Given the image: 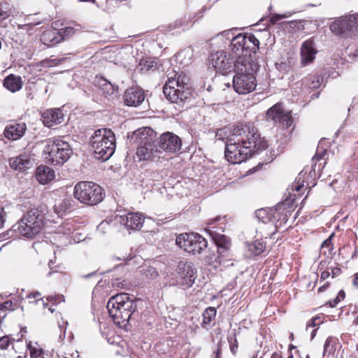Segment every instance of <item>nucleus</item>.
Segmentation results:
<instances>
[{
    "label": "nucleus",
    "instance_id": "1",
    "mask_svg": "<svg viewBox=\"0 0 358 358\" xmlns=\"http://www.w3.org/2000/svg\"><path fill=\"white\" fill-rule=\"evenodd\" d=\"M226 129H218V139L225 138ZM266 140L260 136L258 130L253 126L238 124L229 131L226 137L224 156L231 164H240L253 155L266 149Z\"/></svg>",
    "mask_w": 358,
    "mask_h": 358
},
{
    "label": "nucleus",
    "instance_id": "2",
    "mask_svg": "<svg viewBox=\"0 0 358 358\" xmlns=\"http://www.w3.org/2000/svg\"><path fill=\"white\" fill-rule=\"evenodd\" d=\"M259 41L252 34H239L234 36L229 45L231 57H234L235 63L240 61L241 64L256 62L252 59L259 49Z\"/></svg>",
    "mask_w": 358,
    "mask_h": 358
},
{
    "label": "nucleus",
    "instance_id": "3",
    "mask_svg": "<svg viewBox=\"0 0 358 358\" xmlns=\"http://www.w3.org/2000/svg\"><path fill=\"white\" fill-rule=\"evenodd\" d=\"M163 92L170 102L178 105L183 103L192 92L189 77L183 73L169 77L163 87Z\"/></svg>",
    "mask_w": 358,
    "mask_h": 358
},
{
    "label": "nucleus",
    "instance_id": "4",
    "mask_svg": "<svg viewBox=\"0 0 358 358\" xmlns=\"http://www.w3.org/2000/svg\"><path fill=\"white\" fill-rule=\"evenodd\" d=\"M259 69L257 62L241 64L240 61L234 63L235 75L233 78V87L239 94H245L254 91L257 87L255 73Z\"/></svg>",
    "mask_w": 358,
    "mask_h": 358
},
{
    "label": "nucleus",
    "instance_id": "5",
    "mask_svg": "<svg viewBox=\"0 0 358 358\" xmlns=\"http://www.w3.org/2000/svg\"><path fill=\"white\" fill-rule=\"evenodd\" d=\"M90 144L94 150V157L102 161L108 160L115 150V136L108 129H97L90 138Z\"/></svg>",
    "mask_w": 358,
    "mask_h": 358
},
{
    "label": "nucleus",
    "instance_id": "6",
    "mask_svg": "<svg viewBox=\"0 0 358 358\" xmlns=\"http://www.w3.org/2000/svg\"><path fill=\"white\" fill-rule=\"evenodd\" d=\"M73 196L82 203L94 206L102 201L105 193L101 187L95 182L80 181L74 187Z\"/></svg>",
    "mask_w": 358,
    "mask_h": 358
},
{
    "label": "nucleus",
    "instance_id": "7",
    "mask_svg": "<svg viewBox=\"0 0 358 358\" xmlns=\"http://www.w3.org/2000/svg\"><path fill=\"white\" fill-rule=\"evenodd\" d=\"M43 152L47 155L45 158L49 163L62 165L70 158L73 151L69 143L59 138L48 141Z\"/></svg>",
    "mask_w": 358,
    "mask_h": 358
},
{
    "label": "nucleus",
    "instance_id": "8",
    "mask_svg": "<svg viewBox=\"0 0 358 358\" xmlns=\"http://www.w3.org/2000/svg\"><path fill=\"white\" fill-rule=\"evenodd\" d=\"M170 285L179 286L186 289L191 287L197 278V270L190 262H180L176 271L171 273Z\"/></svg>",
    "mask_w": 358,
    "mask_h": 358
},
{
    "label": "nucleus",
    "instance_id": "9",
    "mask_svg": "<svg viewBox=\"0 0 358 358\" xmlns=\"http://www.w3.org/2000/svg\"><path fill=\"white\" fill-rule=\"evenodd\" d=\"M37 221L31 222L24 214L23 217L12 227V230L20 236L27 238H34L38 235L44 227L45 222H41L38 217Z\"/></svg>",
    "mask_w": 358,
    "mask_h": 358
},
{
    "label": "nucleus",
    "instance_id": "10",
    "mask_svg": "<svg viewBox=\"0 0 358 358\" xmlns=\"http://www.w3.org/2000/svg\"><path fill=\"white\" fill-rule=\"evenodd\" d=\"M266 118L274 122H278L287 129H290L294 122L291 112L285 110L281 103H277L267 110Z\"/></svg>",
    "mask_w": 358,
    "mask_h": 358
},
{
    "label": "nucleus",
    "instance_id": "11",
    "mask_svg": "<svg viewBox=\"0 0 358 358\" xmlns=\"http://www.w3.org/2000/svg\"><path fill=\"white\" fill-rule=\"evenodd\" d=\"M108 302L117 306V308L129 312L132 317L137 310L138 303L142 301L135 297L131 299L127 293H120L110 297Z\"/></svg>",
    "mask_w": 358,
    "mask_h": 358
},
{
    "label": "nucleus",
    "instance_id": "12",
    "mask_svg": "<svg viewBox=\"0 0 358 358\" xmlns=\"http://www.w3.org/2000/svg\"><path fill=\"white\" fill-rule=\"evenodd\" d=\"M139 139V146L136 150L137 157L139 160L150 159L154 156V153L157 151L154 137L143 132L141 134Z\"/></svg>",
    "mask_w": 358,
    "mask_h": 358
},
{
    "label": "nucleus",
    "instance_id": "13",
    "mask_svg": "<svg viewBox=\"0 0 358 358\" xmlns=\"http://www.w3.org/2000/svg\"><path fill=\"white\" fill-rule=\"evenodd\" d=\"M235 60L221 50L211 55V64L215 71L227 74L234 70Z\"/></svg>",
    "mask_w": 358,
    "mask_h": 358
},
{
    "label": "nucleus",
    "instance_id": "14",
    "mask_svg": "<svg viewBox=\"0 0 358 358\" xmlns=\"http://www.w3.org/2000/svg\"><path fill=\"white\" fill-rule=\"evenodd\" d=\"M182 142L180 138L171 132H166L162 134L159 138L158 146L164 151L175 153L181 148Z\"/></svg>",
    "mask_w": 358,
    "mask_h": 358
},
{
    "label": "nucleus",
    "instance_id": "15",
    "mask_svg": "<svg viewBox=\"0 0 358 358\" xmlns=\"http://www.w3.org/2000/svg\"><path fill=\"white\" fill-rule=\"evenodd\" d=\"M123 99L126 106L138 107L145 100L144 91L138 86L129 87L124 92Z\"/></svg>",
    "mask_w": 358,
    "mask_h": 358
},
{
    "label": "nucleus",
    "instance_id": "16",
    "mask_svg": "<svg viewBox=\"0 0 358 358\" xmlns=\"http://www.w3.org/2000/svg\"><path fill=\"white\" fill-rule=\"evenodd\" d=\"M283 206V204L278 203L275 208L257 210L255 213V217L263 223L275 222L280 218V210Z\"/></svg>",
    "mask_w": 358,
    "mask_h": 358
},
{
    "label": "nucleus",
    "instance_id": "17",
    "mask_svg": "<svg viewBox=\"0 0 358 358\" xmlns=\"http://www.w3.org/2000/svg\"><path fill=\"white\" fill-rule=\"evenodd\" d=\"M107 309L110 317L113 320L114 322L122 327L126 326L129 320L131 319V313L124 310L123 309L117 308L115 305L107 303Z\"/></svg>",
    "mask_w": 358,
    "mask_h": 358
},
{
    "label": "nucleus",
    "instance_id": "18",
    "mask_svg": "<svg viewBox=\"0 0 358 358\" xmlns=\"http://www.w3.org/2000/svg\"><path fill=\"white\" fill-rule=\"evenodd\" d=\"M144 219L138 213H128L125 215H120L119 222L128 229L138 230L141 228Z\"/></svg>",
    "mask_w": 358,
    "mask_h": 358
},
{
    "label": "nucleus",
    "instance_id": "19",
    "mask_svg": "<svg viewBox=\"0 0 358 358\" xmlns=\"http://www.w3.org/2000/svg\"><path fill=\"white\" fill-rule=\"evenodd\" d=\"M42 120L45 126L52 127L64 121V114L59 108L48 109L43 113Z\"/></svg>",
    "mask_w": 358,
    "mask_h": 358
},
{
    "label": "nucleus",
    "instance_id": "20",
    "mask_svg": "<svg viewBox=\"0 0 358 358\" xmlns=\"http://www.w3.org/2000/svg\"><path fill=\"white\" fill-rule=\"evenodd\" d=\"M316 53L314 41L310 38L304 41L301 48V64L306 66L311 63L315 59Z\"/></svg>",
    "mask_w": 358,
    "mask_h": 358
},
{
    "label": "nucleus",
    "instance_id": "21",
    "mask_svg": "<svg viewBox=\"0 0 358 358\" xmlns=\"http://www.w3.org/2000/svg\"><path fill=\"white\" fill-rule=\"evenodd\" d=\"M27 130L24 122H14L8 125L4 130V136L9 140L16 141L22 138Z\"/></svg>",
    "mask_w": 358,
    "mask_h": 358
},
{
    "label": "nucleus",
    "instance_id": "22",
    "mask_svg": "<svg viewBox=\"0 0 358 358\" xmlns=\"http://www.w3.org/2000/svg\"><path fill=\"white\" fill-rule=\"evenodd\" d=\"M9 165L14 170L24 171L31 166L32 161L29 155L23 154L16 157L10 158L9 159Z\"/></svg>",
    "mask_w": 358,
    "mask_h": 358
},
{
    "label": "nucleus",
    "instance_id": "23",
    "mask_svg": "<svg viewBox=\"0 0 358 358\" xmlns=\"http://www.w3.org/2000/svg\"><path fill=\"white\" fill-rule=\"evenodd\" d=\"M64 38V36L60 31L50 29L42 34L41 41L47 46H53L62 41Z\"/></svg>",
    "mask_w": 358,
    "mask_h": 358
},
{
    "label": "nucleus",
    "instance_id": "24",
    "mask_svg": "<svg viewBox=\"0 0 358 358\" xmlns=\"http://www.w3.org/2000/svg\"><path fill=\"white\" fill-rule=\"evenodd\" d=\"M329 29L331 32L336 35H342L348 31H350L351 29L347 15L339 17L332 22L329 26Z\"/></svg>",
    "mask_w": 358,
    "mask_h": 358
},
{
    "label": "nucleus",
    "instance_id": "25",
    "mask_svg": "<svg viewBox=\"0 0 358 358\" xmlns=\"http://www.w3.org/2000/svg\"><path fill=\"white\" fill-rule=\"evenodd\" d=\"M48 213V209L46 206L45 205H38L37 206H34L29 209L24 215L27 217V219L31 222H36L38 220H36L38 217V220L40 219L41 222H45V215Z\"/></svg>",
    "mask_w": 358,
    "mask_h": 358
},
{
    "label": "nucleus",
    "instance_id": "26",
    "mask_svg": "<svg viewBox=\"0 0 358 358\" xmlns=\"http://www.w3.org/2000/svg\"><path fill=\"white\" fill-rule=\"evenodd\" d=\"M36 178L40 183L47 184L55 178V171L48 166L41 165L37 168Z\"/></svg>",
    "mask_w": 358,
    "mask_h": 358
},
{
    "label": "nucleus",
    "instance_id": "27",
    "mask_svg": "<svg viewBox=\"0 0 358 358\" xmlns=\"http://www.w3.org/2000/svg\"><path fill=\"white\" fill-rule=\"evenodd\" d=\"M22 85L21 77L14 74H10L3 80V87L13 93L20 90Z\"/></svg>",
    "mask_w": 358,
    "mask_h": 358
},
{
    "label": "nucleus",
    "instance_id": "28",
    "mask_svg": "<svg viewBox=\"0 0 358 358\" xmlns=\"http://www.w3.org/2000/svg\"><path fill=\"white\" fill-rule=\"evenodd\" d=\"M207 241L201 235L194 234L189 253H192V255L201 254L207 248Z\"/></svg>",
    "mask_w": 358,
    "mask_h": 358
},
{
    "label": "nucleus",
    "instance_id": "29",
    "mask_svg": "<svg viewBox=\"0 0 358 358\" xmlns=\"http://www.w3.org/2000/svg\"><path fill=\"white\" fill-rule=\"evenodd\" d=\"M194 236V233H183L178 235L176 239V245L189 253Z\"/></svg>",
    "mask_w": 358,
    "mask_h": 358
},
{
    "label": "nucleus",
    "instance_id": "30",
    "mask_svg": "<svg viewBox=\"0 0 358 358\" xmlns=\"http://www.w3.org/2000/svg\"><path fill=\"white\" fill-rule=\"evenodd\" d=\"M98 82L102 90L103 95L106 98L112 96L118 90V87L117 85H113L103 78H101Z\"/></svg>",
    "mask_w": 358,
    "mask_h": 358
},
{
    "label": "nucleus",
    "instance_id": "31",
    "mask_svg": "<svg viewBox=\"0 0 358 358\" xmlns=\"http://www.w3.org/2000/svg\"><path fill=\"white\" fill-rule=\"evenodd\" d=\"M214 240L217 247V252L224 255L229 249L230 239L224 235H217Z\"/></svg>",
    "mask_w": 358,
    "mask_h": 358
},
{
    "label": "nucleus",
    "instance_id": "32",
    "mask_svg": "<svg viewBox=\"0 0 358 358\" xmlns=\"http://www.w3.org/2000/svg\"><path fill=\"white\" fill-rule=\"evenodd\" d=\"M217 310L214 307H208L203 312V321L201 326L203 328L208 329L211 326V322L215 320Z\"/></svg>",
    "mask_w": 358,
    "mask_h": 358
},
{
    "label": "nucleus",
    "instance_id": "33",
    "mask_svg": "<svg viewBox=\"0 0 358 358\" xmlns=\"http://www.w3.org/2000/svg\"><path fill=\"white\" fill-rule=\"evenodd\" d=\"M322 80V77L315 75L303 78L301 85L308 89H317L320 86Z\"/></svg>",
    "mask_w": 358,
    "mask_h": 358
},
{
    "label": "nucleus",
    "instance_id": "34",
    "mask_svg": "<svg viewBox=\"0 0 358 358\" xmlns=\"http://www.w3.org/2000/svg\"><path fill=\"white\" fill-rule=\"evenodd\" d=\"M73 201L71 199H65L54 206L55 211L58 214H63L71 211L73 208Z\"/></svg>",
    "mask_w": 358,
    "mask_h": 358
},
{
    "label": "nucleus",
    "instance_id": "35",
    "mask_svg": "<svg viewBox=\"0 0 358 358\" xmlns=\"http://www.w3.org/2000/svg\"><path fill=\"white\" fill-rule=\"evenodd\" d=\"M249 252L253 255H259L262 254L265 248V243L261 240H256L252 243L248 245Z\"/></svg>",
    "mask_w": 358,
    "mask_h": 358
},
{
    "label": "nucleus",
    "instance_id": "36",
    "mask_svg": "<svg viewBox=\"0 0 358 358\" xmlns=\"http://www.w3.org/2000/svg\"><path fill=\"white\" fill-rule=\"evenodd\" d=\"M323 318L320 316H316L310 320L306 324V330L308 331L310 327H317L311 332V340L316 336V331L318 327L323 323Z\"/></svg>",
    "mask_w": 358,
    "mask_h": 358
},
{
    "label": "nucleus",
    "instance_id": "37",
    "mask_svg": "<svg viewBox=\"0 0 358 358\" xmlns=\"http://www.w3.org/2000/svg\"><path fill=\"white\" fill-rule=\"evenodd\" d=\"M336 342V338L329 336L324 345V350H323V355L325 356L326 355H331L335 351V345Z\"/></svg>",
    "mask_w": 358,
    "mask_h": 358
},
{
    "label": "nucleus",
    "instance_id": "38",
    "mask_svg": "<svg viewBox=\"0 0 358 358\" xmlns=\"http://www.w3.org/2000/svg\"><path fill=\"white\" fill-rule=\"evenodd\" d=\"M325 155H326V150L320 148V147H317L316 152L312 159V161L313 163L312 165V169L314 171H315L316 162L322 159Z\"/></svg>",
    "mask_w": 358,
    "mask_h": 358
},
{
    "label": "nucleus",
    "instance_id": "39",
    "mask_svg": "<svg viewBox=\"0 0 358 358\" xmlns=\"http://www.w3.org/2000/svg\"><path fill=\"white\" fill-rule=\"evenodd\" d=\"M351 31H358V13L347 15Z\"/></svg>",
    "mask_w": 358,
    "mask_h": 358
},
{
    "label": "nucleus",
    "instance_id": "40",
    "mask_svg": "<svg viewBox=\"0 0 358 358\" xmlns=\"http://www.w3.org/2000/svg\"><path fill=\"white\" fill-rule=\"evenodd\" d=\"M27 348L30 351L31 358H41L43 354L42 349L33 346L31 342L27 344Z\"/></svg>",
    "mask_w": 358,
    "mask_h": 358
},
{
    "label": "nucleus",
    "instance_id": "41",
    "mask_svg": "<svg viewBox=\"0 0 358 358\" xmlns=\"http://www.w3.org/2000/svg\"><path fill=\"white\" fill-rule=\"evenodd\" d=\"M188 21L186 18H180L177 20L173 24H171V27L173 29H180L181 31H185L188 28Z\"/></svg>",
    "mask_w": 358,
    "mask_h": 358
},
{
    "label": "nucleus",
    "instance_id": "42",
    "mask_svg": "<svg viewBox=\"0 0 358 358\" xmlns=\"http://www.w3.org/2000/svg\"><path fill=\"white\" fill-rule=\"evenodd\" d=\"M11 15V10L7 4L0 3V22Z\"/></svg>",
    "mask_w": 358,
    "mask_h": 358
},
{
    "label": "nucleus",
    "instance_id": "43",
    "mask_svg": "<svg viewBox=\"0 0 358 358\" xmlns=\"http://www.w3.org/2000/svg\"><path fill=\"white\" fill-rule=\"evenodd\" d=\"M345 292L343 290L339 291L335 299H334L333 300H331L329 301V306L331 308L336 307L340 301H341L342 300H343L345 299Z\"/></svg>",
    "mask_w": 358,
    "mask_h": 358
},
{
    "label": "nucleus",
    "instance_id": "44",
    "mask_svg": "<svg viewBox=\"0 0 358 358\" xmlns=\"http://www.w3.org/2000/svg\"><path fill=\"white\" fill-rule=\"evenodd\" d=\"M228 341L230 345V350L233 355H236L238 350V341L236 335L228 337Z\"/></svg>",
    "mask_w": 358,
    "mask_h": 358
},
{
    "label": "nucleus",
    "instance_id": "45",
    "mask_svg": "<svg viewBox=\"0 0 358 358\" xmlns=\"http://www.w3.org/2000/svg\"><path fill=\"white\" fill-rule=\"evenodd\" d=\"M15 341V339L13 338H10L8 336H2V337H0V349L1 350H6L8 348V347L9 346L10 343L11 342H13Z\"/></svg>",
    "mask_w": 358,
    "mask_h": 358
},
{
    "label": "nucleus",
    "instance_id": "46",
    "mask_svg": "<svg viewBox=\"0 0 358 358\" xmlns=\"http://www.w3.org/2000/svg\"><path fill=\"white\" fill-rule=\"evenodd\" d=\"M334 236V234H332L328 238H327L322 244V248H327L329 249V252L333 250V243H332V237Z\"/></svg>",
    "mask_w": 358,
    "mask_h": 358
},
{
    "label": "nucleus",
    "instance_id": "47",
    "mask_svg": "<svg viewBox=\"0 0 358 358\" xmlns=\"http://www.w3.org/2000/svg\"><path fill=\"white\" fill-rule=\"evenodd\" d=\"M47 300L53 303H59L64 301V296L62 295H51L47 297Z\"/></svg>",
    "mask_w": 358,
    "mask_h": 358
},
{
    "label": "nucleus",
    "instance_id": "48",
    "mask_svg": "<svg viewBox=\"0 0 358 358\" xmlns=\"http://www.w3.org/2000/svg\"><path fill=\"white\" fill-rule=\"evenodd\" d=\"M288 17H289V15H287L286 14H284V15L274 14L270 17V22L273 24H276L278 21H280L284 18H287Z\"/></svg>",
    "mask_w": 358,
    "mask_h": 358
},
{
    "label": "nucleus",
    "instance_id": "49",
    "mask_svg": "<svg viewBox=\"0 0 358 358\" xmlns=\"http://www.w3.org/2000/svg\"><path fill=\"white\" fill-rule=\"evenodd\" d=\"M147 276H150L151 278H155L158 276V272L157 270L153 267H148L146 273Z\"/></svg>",
    "mask_w": 358,
    "mask_h": 358
},
{
    "label": "nucleus",
    "instance_id": "50",
    "mask_svg": "<svg viewBox=\"0 0 358 358\" xmlns=\"http://www.w3.org/2000/svg\"><path fill=\"white\" fill-rule=\"evenodd\" d=\"M328 270H331L332 278L338 276L341 273V270L338 267H334L332 266L327 268Z\"/></svg>",
    "mask_w": 358,
    "mask_h": 358
},
{
    "label": "nucleus",
    "instance_id": "51",
    "mask_svg": "<svg viewBox=\"0 0 358 358\" xmlns=\"http://www.w3.org/2000/svg\"><path fill=\"white\" fill-rule=\"evenodd\" d=\"M6 219V213L3 208H0V229L3 227Z\"/></svg>",
    "mask_w": 358,
    "mask_h": 358
},
{
    "label": "nucleus",
    "instance_id": "52",
    "mask_svg": "<svg viewBox=\"0 0 358 358\" xmlns=\"http://www.w3.org/2000/svg\"><path fill=\"white\" fill-rule=\"evenodd\" d=\"M280 153V151L278 149L276 151L275 150L271 149L270 150V161H273L274 158H275Z\"/></svg>",
    "mask_w": 358,
    "mask_h": 358
},
{
    "label": "nucleus",
    "instance_id": "53",
    "mask_svg": "<svg viewBox=\"0 0 358 358\" xmlns=\"http://www.w3.org/2000/svg\"><path fill=\"white\" fill-rule=\"evenodd\" d=\"M156 66H157V64L156 62H152V61H146L145 62V67L148 69V70H150L152 68L155 67V69L156 68Z\"/></svg>",
    "mask_w": 358,
    "mask_h": 358
},
{
    "label": "nucleus",
    "instance_id": "54",
    "mask_svg": "<svg viewBox=\"0 0 358 358\" xmlns=\"http://www.w3.org/2000/svg\"><path fill=\"white\" fill-rule=\"evenodd\" d=\"M13 303L11 301H6L2 304V309H12Z\"/></svg>",
    "mask_w": 358,
    "mask_h": 358
},
{
    "label": "nucleus",
    "instance_id": "55",
    "mask_svg": "<svg viewBox=\"0 0 358 358\" xmlns=\"http://www.w3.org/2000/svg\"><path fill=\"white\" fill-rule=\"evenodd\" d=\"M329 275H330V273H329V270L328 269L324 270V271H322V273H321V277H320L321 280H324L327 279L329 277Z\"/></svg>",
    "mask_w": 358,
    "mask_h": 358
},
{
    "label": "nucleus",
    "instance_id": "56",
    "mask_svg": "<svg viewBox=\"0 0 358 358\" xmlns=\"http://www.w3.org/2000/svg\"><path fill=\"white\" fill-rule=\"evenodd\" d=\"M298 22L296 21H290L287 23V25H289V28H294L298 24Z\"/></svg>",
    "mask_w": 358,
    "mask_h": 358
},
{
    "label": "nucleus",
    "instance_id": "57",
    "mask_svg": "<svg viewBox=\"0 0 358 358\" xmlns=\"http://www.w3.org/2000/svg\"><path fill=\"white\" fill-rule=\"evenodd\" d=\"M220 355H221V347L220 346V345H217V351L215 352V358H220Z\"/></svg>",
    "mask_w": 358,
    "mask_h": 358
},
{
    "label": "nucleus",
    "instance_id": "58",
    "mask_svg": "<svg viewBox=\"0 0 358 358\" xmlns=\"http://www.w3.org/2000/svg\"><path fill=\"white\" fill-rule=\"evenodd\" d=\"M271 358H282V355L280 352H274Z\"/></svg>",
    "mask_w": 358,
    "mask_h": 358
},
{
    "label": "nucleus",
    "instance_id": "59",
    "mask_svg": "<svg viewBox=\"0 0 358 358\" xmlns=\"http://www.w3.org/2000/svg\"><path fill=\"white\" fill-rule=\"evenodd\" d=\"M353 59L356 60L358 59V48L356 49L354 52H352L350 55Z\"/></svg>",
    "mask_w": 358,
    "mask_h": 358
},
{
    "label": "nucleus",
    "instance_id": "60",
    "mask_svg": "<svg viewBox=\"0 0 358 358\" xmlns=\"http://www.w3.org/2000/svg\"><path fill=\"white\" fill-rule=\"evenodd\" d=\"M352 283L355 286H358V273L355 274Z\"/></svg>",
    "mask_w": 358,
    "mask_h": 358
},
{
    "label": "nucleus",
    "instance_id": "61",
    "mask_svg": "<svg viewBox=\"0 0 358 358\" xmlns=\"http://www.w3.org/2000/svg\"><path fill=\"white\" fill-rule=\"evenodd\" d=\"M220 219H221V217H220V216H217V217H215V218H213V219L210 220L209 221V224H214L215 222H217V221L220 220Z\"/></svg>",
    "mask_w": 358,
    "mask_h": 358
},
{
    "label": "nucleus",
    "instance_id": "62",
    "mask_svg": "<svg viewBox=\"0 0 358 358\" xmlns=\"http://www.w3.org/2000/svg\"><path fill=\"white\" fill-rule=\"evenodd\" d=\"M41 296V293L38 292H34L33 294H30L29 295V298H36L38 296Z\"/></svg>",
    "mask_w": 358,
    "mask_h": 358
},
{
    "label": "nucleus",
    "instance_id": "63",
    "mask_svg": "<svg viewBox=\"0 0 358 358\" xmlns=\"http://www.w3.org/2000/svg\"><path fill=\"white\" fill-rule=\"evenodd\" d=\"M303 187V185H293V189H294L297 192H299Z\"/></svg>",
    "mask_w": 358,
    "mask_h": 358
},
{
    "label": "nucleus",
    "instance_id": "64",
    "mask_svg": "<svg viewBox=\"0 0 358 358\" xmlns=\"http://www.w3.org/2000/svg\"><path fill=\"white\" fill-rule=\"evenodd\" d=\"M328 283L327 284V285H323L322 287H320L319 289H318V292H323L327 287H328Z\"/></svg>",
    "mask_w": 358,
    "mask_h": 358
}]
</instances>
